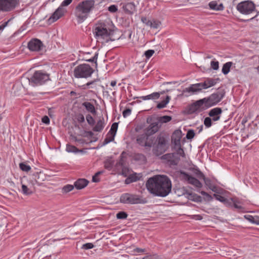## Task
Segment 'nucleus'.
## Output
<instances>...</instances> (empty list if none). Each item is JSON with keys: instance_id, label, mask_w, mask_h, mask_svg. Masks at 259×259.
Instances as JSON below:
<instances>
[{"instance_id": "1", "label": "nucleus", "mask_w": 259, "mask_h": 259, "mask_svg": "<svg viewBox=\"0 0 259 259\" xmlns=\"http://www.w3.org/2000/svg\"><path fill=\"white\" fill-rule=\"evenodd\" d=\"M146 188L149 192L155 196L165 197L171 191V182L164 175H157L150 178L147 181Z\"/></svg>"}, {"instance_id": "2", "label": "nucleus", "mask_w": 259, "mask_h": 259, "mask_svg": "<svg viewBox=\"0 0 259 259\" xmlns=\"http://www.w3.org/2000/svg\"><path fill=\"white\" fill-rule=\"evenodd\" d=\"M95 38L102 43L114 41V30L112 25L108 22H98L93 29Z\"/></svg>"}, {"instance_id": "3", "label": "nucleus", "mask_w": 259, "mask_h": 259, "mask_svg": "<svg viewBox=\"0 0 259 259\" xmlns=\"http://www.w3.org/2000/svg\"><path fill=\"white\" fill-rule=\"evenodd\" d=\"M95 6L94 0H84L77 5L74 9V14L78 23H82L89 17Z\"/></svg>"}, {"instance_id": "4", "label": "nucleus", "mask_w": 259, "mask_h": 259, "mask_svg": "<svg viewBox=\"0 0 259 259\" xmlns=\"http://www.w3.org/2000/svg\"><path fill=\"white\" fill-rule=\"evenodd\" d=\"M167 142L168 140L163 133L158 135L156 139L154 137V141L152 146L153 154L159 156L163 153L167 149Z\"/></svg>"}, {"instance_id": "5", "label": "nucleus", "mask_w": 259, "mask_h": 259, "mask_svg": "<svg viewBox=\"0 0 259 259\" xmlns=\"http://www.w3.org/2000/svg\"><path fill=\"white\" fill-rule=\"evenodd\" d=\"M25 79L33 87L41 85L50 80V74L41 70L35 71L29 78Z\"/></svg>"}, {"instance_id": "6", "label": "nucleus", "mask_w": 259, "mask_h": 259, "mask_svg": "<svg viewBox=\"0 0 259 259\" xmlns=\"http://www.w3.org/2000/svg\"><path fill=\"white\" fill-rule=\"evenodd\" d=\"M225 91L223 90L217 93H213L209 97L201 99L205 109L217 105L224 97Z\"/></svg>"}, {"instance_id": "7", "label": "nucleus", "mask_w": 259, "mask_h": 259, "mask_svg": "<svg viewBox=\"0 0 259 259\" xmlns=\"http://www.w3.org/2000/svg\"><path fill=\"white\" fill-rule=\"evenodd\" d=\"M120 201L124 204H145L147 202L146 198L142 196L125 193L122 194L120 197Z\"/></svg>"}, {"instance_id": "8", "label": "nucleus", "mask_w": 259, "mask_h": 259, "mask_svg": "<svg viewBox=\"0 0 259 259\" xmlns=\"http://www.w3.org/2000/svg\"><path fill=\"white\" fill-rule=\"evenodd\" d=\"M94 70L90 65L82 64L75 67L73 70V75L75 78H88L91 76Z\"/></svg>"}, {"instance_id": "9", "label": "nucleus", "mask_w": 259, "mask_h": 259, "mask_svg": "<svg viewBox=\"0 0 259 259\" xmlns=\"http://www.w3.org/2000/svg\"><path fill=\"white\" fill-rule=\"evenodd\" d=\"M237 10L241 14L248 15L255 11V5L250 1H245L239 3L236 7Z\"/></svg>"}, {"instance_id": "10", "label": "nucleus", "mask_w": 259, "mask_h": 259, "mask_svg": "<svg viewBox=\"0 0 259 259\" xmlns=\"http://www.w3.org/2000/svg\"><path fill=\"white\" fill-rule=\"evenodd\" d=\"M20 4V0H0V11L9 12L14 10Z\"/></svg>"}, {"instance_id": "11", "label": "nucleus", "mask_w": 259, "mask_h": 259, "mask_svg": "<svg viewBox=\"0 0 259 259\" xmlns=\"http://www.w3.org/2000/svg\"><path fill=\"white\" fill-rule=\"evenodd\" d=\"M152 118L151 117H148L147 119V122L149 123V125L145 129V132L150 137L155 133H156L161 127L160 125L159 122L156 120L152 122Z\"/></svg>"}, {"instance_id": "12", "label": "nucleus", "mask_w": 259, "mask_h": 259, "mask_svg": "<svg viewBox=\"0 0 259 259\" xmlns=\"http://www.w3.org/2000/svg\"><path fill=\"white\" fill-rule=\"evenodd\" d=\"M154 141V137H150L145 132L144 134L138 135L137 138L138 144L145 147H151Z\"/></svg>"}, {"instance_id": "13", "label": "nucleus", "mask_w": 259, "mask_h": 259, "mask_svg": "<svg viewBox=\"0 0 259 259\" xmlns=\"http://www.w3.org/2000/svg\"><path fill=\"white\" fill-rule=\"evenodd\" d=\"M205 110L201 99L187 106L186 108V112L188 114H192L196 112H199Z\"/></svg>"}, {"instance_id": "14", "label": "nucleus", "mask_w": 259, "mask_h": 259, "mask_svg": "<svg viewBox=\"0 0 259 259\" xmlns=\"http://www.w3.org/2000/svg\"><path fill=\"white\" fill-rule=\"evenodd\" d=\"M161 158L167 160L171 166L177 165L180 160V157L177 156V154L174 153L165 154L162 156Z\"/></svg>"}, {"instance_id": "15", "label": "nucleus", "mask_w": 259, "mask_h": 259, "mask_svg": "<svg viewBox=\"0 0 259 259\" xmlns=\"http://www.w3.org/2000/svg\"><path fill=\"white\" fill-rule=\"evenodd\" d=\"M44 47L42 42L38 39L34 38L28 43V48L31 51L37 52L42 50Z\"/></svg>"}, {"instance_id": "16", "label": "nucleus", "mask_w": 259, "mask_h": 259, "mask_svg": "<svg viewBox=\"0 0 259 259\" xmlns=\"http://www.w3.org/2000/svg\"><path fill=\"white\" fill-rule=\"evenodd\" d=\"M65 12L63 8L59 7L48 19L50 23H53L62 17Z\"/></svg>"}, {"instance_id": "17", "label": "nucleus", "mask_w": 259, "mask_h": 259, "mask_svg": "<svg viewBox=\"0 0 259 259\" xmlns=\"http://www.w3.org/2000/svg\"><path fill=\"white\" fill-rule=\"evenodd\" d=\"M203 89L201 82L191 84L189 88H185L183 93H191L192 94H196Z\"/></svg>"}, {"instance_id": "18", "label": "nucleus", "mask_w": 259, "mask_h": 259, "mask_svg": "<svg viewBox=\"0 0 259 259\" xmlns=\"http://www.w3.org/2000/svg\"><path fill=\"white\" fill-rule=\"evenodd\" d=\"M181 174L189 184L193 185L197 188H201L202 186L201 182L195 178L190 176L185 172H181Z\"/></svg>"}, {"instance_id": "19", "label": "nucleus", "mask_w": 259, "mask_h": 259, "mask_svg": "<svg viewBox=\"0 0 259 259\" xmlns=\"http://www.w3.org/2000/svg\"><path fill=\"white\" fill-rule=\"evenodd\" d=\"M222 112L221 108L215 107L209 111L208 115L212 118V121H216L220 120Z\"/></svg>"}, {"instance_id": "20", "label": "nucleus", "mask_w": 259, "mask_h": 259, "mask_svg": "<svg viewBox=\"0 0 259 259\" xmlns=\"http://www.w3.org/2000/svg\"><path fill=\"white\" fill-rule=\"evenodd\" d=\"M219 80L220 79L219 78H207L203 82H201V83L203 89H207L214 86Z\"/></svg>"}, {"instance_id": "21", "label": "nucleus", "mask_w": 259, "mask_h": 259, "mask_svg": "<svg viewBox=\"0 0 259 259\" xmlns=\"http://www.w3.org/2000/svg\"><path fill=\"white\" fill-rule=\"evenodd\" d=\"M89 184V181L85 179H79L74 182V186L77 190L85 188Z\"/></svg>"}, {"instance_id": "22", "label": "nucleus", "mask_w": 259, "mask_h": 259, "mask_svg": "<svg viewBox=\"0 0 259 259\" xmlns=\"http://www.w3.org/2000/svg\"><path fill=\"white\" fill-rule=\"evenodd\" d=\"M105 126L104 119L103 117L99 119L96 125L93 127V130L96 132H101Z\"/></svg>"}, {"instance_id": "23", "label": "nucleus", "mask_w": 259, "mask_h": 259, "mask_svg": "<svg viewBox=\"0 0 259 259\" xmlns=\"http://www.w3.org/2000/svg\"><path fill=\"white\" fill-rule=\"evenodd\" d=\"M208 6L211 10L215 11H222L224 8L223 4L221 3L218 5L216 1H211L209 2Z\"/></svg>"}, {"instance_id": "24", "label": "nucleus", "mask_w": 259, "mask_h": 259, "mask_svg": "<svg viewBox=\"0 0 259 259\" xmlns=\"http://www.w3.org/2000/svg\"><path fill=\"white\" fill-rule=\"evenodd\" d=\"M82 106L84 107L86 110L91 113L92 114L95 115L97 113L94 105L89 102H85L82 103Z\"/></svg>"}, {"instance_id": "25", "label": "nucleus", "mask_w": 259, "mask_h": 259, "mask_svg": "<svg viewBox=\"0 0 259 259\" xmlns=\"http://www.w3.org/2000/svg\"><path fill=\"white\" fill-rule=\"evenodd\" d=\"M198 175L199 178H202L203 179L205 185L209 189H210V188H211V187L214 184L212 182L210 179L208 178H206L204 175L200 170H198Z\"/></svg>"}, {"instance_id": "26", "label": "nucleus", "mask_w": 259, "mask_h": 259, "mask_svg": "<svg viewBox=\"0 0 259 259\" xmlns=\"http://www.w3.org/2000/svg\"><path fill=\"white\" fill-rule=\"evenodd\" d=\"M244 218L252 223L259 225V216L246 214L244 215Z\"/></svg>"}, {"instance_id": "27", "label": "nucleus", "mask_w": 259, "mask_h": 259, "mask_svg": "<svg viewBox=\"0 0 259 259\" xmlns=\"http://www.w3.org/2000/svg\"><path fill=\"white\" fill-rule=\"evenodd\" d=\"M170 97L169 96H166L165 99L162 100L161 102L157 104L156 107L158 109H162L166 107V105L169 103Z\"/></svg>"}, {"instance_id": "28", "label": "nucleus", "mask_w": 259, "mask_h": 259, "mask_svg": "<svg viewBox=\"0 0 259 259\" xmlns=\"http://www.w3.org/2000/svg\"><path fill=\"white\" fill-rule=\"evenodd\" d=\"M140 179L139 177L136 174L131 175L127 178L126 179L125 182V184H128L132 182H136Z\"/></svg>"}, {"instance_id": "29", "label": "nucleus", "mask_w": 259, "mask_h": 259, "mask_svg": "<svg viewBox=\"0 0 259 259\" xmlns=\"http://www.w3.org/2000/svg\"><path fill=\"white\" fill-rule=\"evenodd\" d=\"M178 192H179L178 193V195L180 196L181 195H186V197L188 199H192V194L189 192L188 190L185 189L184 187L182 189H180L178 190Z\"/></svg>"}, {"instance_id": "30", "label": "nucleus", "mask_w": 259, "mask_h": 259, "mask_svg": "<svg viewBox=\"0 0 259 259\" xmlns=\"http://www.w3.org/2000/svg\"><path fill=\"white\" fill-rule=\"evenodd\" d=\"M232 65V62H227L223 65L222 71L224 74H227L230 72Z\"/></svg>"}, {"instance_id": "31", "label": "nucleus", "mask_w": 259, "mask_h": 259, "mask_svg": "<svg viewBox=\"0 0 259 259\" xmlns=\"http://www.w3.org/2000/svg\"><path fill=\"white\" fill-rule=\"evenodd\" d=\"M115 135L112 134L111 133L108 132L106 135V137L105 138L103 145H105L113 141L114 139Z\"/></svg>"}, {"instance_id": "32", "label": "nucleus", "mask_w": 259, "mask_h": 259, "mask_svg": "<svg viewBox=\"0 0 259 259\" xmlns=\"http://www.w3.org/2000/svg\"><path fill=\"white\" fill-rule=\"evenodd\" d=\"M22 193L25 195H30L33 193V191L25 184H22Z\"/></svg>"}, {"instance_id": "33", "label": "nucleus", "mask_w": 259, "mask_h": 259, "mask_svg": "<svg viewBox=\"0 0 259 259\" xmlns=\"http://www.w3.org/2000/svg\"><path fill=\"white\" fill-rule=\"evenodd\" d=\"M171 120V117L167 115H164L161 116L157 118L156 120L159 122L160 125H162V123H167Z\"/></svg>"}, {"instance_id": "34", "label": "nucleus", "mask_w": 259, "mask_h": 259, "mask_svg": "<svg viewBox=\"0 0 259 259\" xmlns=\"http://www.w3.org/2000/svg\"><path fill=\"white\" fill-rule=\"evenodd\" d=\"M233 206L238 209L242 210L243 209V207L242 206L241 201L237 198H233Z\"/></svg>"}, {"instance_id": "35", "label": "nucleus", "mask_w": 259, "mask_h": 259, "mask_svg": "<svg viewBox=\"0 0 259 259\" xmlns=\"http://www.w3.org/2000/svg\"><path fill=\"white\" fill-rule=\"evenodd\" d=\"M125 154V152H122L120 156V159L117 163V165L123 167L125 164V159L126 157L124 156Z\"/></svg>"}, {"instance_id": "36", "label": "nucleus", "mask_w": 259, "mask_h": 259, "mask_svg": "<svg viewBox=\"0 0 259 259\" xmlns=\"http://www.w3.org/2000/svg\"><path fill=\"white\" fill-rule=\"evenodd\" d=\"M66 150L68 152H73L75 153L81 151V150H78L75 146L70 144H67Z\"/></svg>"}, {"instance_id": "37", "label": "nucleus", "mask_w": 259, "mask_h": 259, "mask_svg": "<svg viewBox=\"0 0 259 259\" xmlns=\"http://www.w3.org/2000/svg\"><path fill=\"white\" fill-rule=\"evenodd\" d=\"M182 138V132L180 130H176L171 136V140L173 139H181Z\"/></svg>"}, {"instance_id": "38", "label": "nucleus", "mask_w": 259, "mask_h": 259, "mask_svg": "<svg viewBox=\"0 0 259 259\" xmlns=\"http://www.w3.org/2000/svg\"><path fill=\"white\" fill-rule=\"evenodd\" d=\"M74 186L72 185H65L62 189V192L63 193H67L70 192L74 189Z\"/></svg>"}, {"instance_id": "39", "label": "nucleus", "mask_w": 259, "mask_h": 259, "mask_svg": "<svg viewBox=\"0 0 259 259\" xmlns=\"http://www.w3.org/2000/svg\"><path fill=\"white\" fill-rule=\"evenodd\" d=\"M99 80H100L99 79L97 78V79H95L93 80L89 81V82H87V83L82 85L81 86L82 89L83 90H87V89H89V88H90V86L91 85L94 84L96 82L99 81Z\"/></svg>"}, {"instance_id": "40", "label": "nucleus", "mask_w": 259, "mask_h": 259, "mask_svg": "<svg viewBox=\"0 0 259 259\" xmlns=\"http://www.w3.org/2000/svg\"><path fill=\"white\" fill-rule=\"evenodd\" d=\"M20 168L24 171H28L31 169V167L25 162H22L19 164Z\"/></svg>"}, {"instance_id": "41", "label": "nucleus", "mask_w": 259, "mask_h": 259, "mask_svg": "<svg viewBox=\"0 0 259 259\" xmlns=\"http://www.w3.org/2000/svg\"><path fill=\"white\" fill-rule=\"evenodd\" d=\"M86 120L88 123L91 126H93L95 123V119L90 114L86 115Z\"/></svg>"}, {"instance_id": "42", "label": "nucleus", "mask_w": 259, "mask_h": 259, "mask_svg": "<svg viewBox=\"0 0 259 259\" xmlns=\"http://www.w3.org/2000/svg\"><path fill=\"white\" fill-rule=\"evenodd\" d=\"M118 128V123L117 122L113 123L111 127V128L109 131V133H111L112 134L115 135L117 130Z\"/></svg>"}, {"instance_id": "43", "label": "nucleus", "mask_w": 259, "mask_h": 259, "mask_svg": "<svg viewBox=\"0 0 259 259\" xmlns=\"http://www.w3.org/2000/svg\"><path fill=\"white\" fill-rule=\"evenodd\" d=\"M212 120L210 117H206L204 120V125L207 128L210 127L212 125Z\"/></svg>"}, {"instance_id": "44", "label": "nucleus", "mask_w": 259, "mask_h": 259, "mask_svg": "<svg viewBox=\"0 0 259 259\" xmlns=\"http://www.w3.org/2000/svg\"><path fill=\"white\" fill-rule=\"evenodd\" d=\"M160 93L158 92H154L150 95H148L149 100H155L159 98Z\"/></svg>"}, {"instance_id": "45", "label": "nucleus", "mask_w": 259, "mask_h": 259, "mask_svg": "<svg viewBox=\"0 0 259 259\" xmlns=\"http://www.w3.org/2000/svg\"><path fill=\"white\" fill-rule=\"evenodd\" d=\"M127 214L124 211H119L116 214L118 219H125L127 217Z\"/></svg>"}, {"instance_id": "46", "label": "nucleus", "mask_w": 259, "mask_h": 259, "mask_svg": "<svg viewBox=\"0 0 259 259\" xmlns=\"http://www.w3.org/2000/svg\"><path fill=\"white\" fill-rule=\"evenodd\" d=\"M113 165V162L111 160H107L104 162V167L106 169L110 170Z\"/></svg>"}, {"instance_id": "47", "label": "nucleus", "mask_w": 259, "mask_h": 259, "mask_svg": "<svg viewBox=\"0 0 259 259\" xmlns=\"http://www.w3.org/2000/svg\"><path fill=\"white\" fill-rule=\"evenodd\" d=\"M175 149H177V152L175 153L177 154V156L178 155H179L183 157H184L185 156V152L183 149L181 148V146L177 147V148Z\"/></svg>"}, {"instance_id": "48", "label": "nucleus", "mask_w": 259, "mask_h": 259, "mask_svg": "<svg viewBox=\"0 0 259 259\" xmlns=\"http://www.w3.org/2000/svg\"><path fill=\"white\" fill-rule=\"evenodd\" d=\"M142 259H161L157 254H148L143 257Z\"/></svg>"}, {"instance_id": "49", "label": "nucleus", "mask_w": 259, "mask_h": 259, "mask_svg": "<svg viewBox=\"0 0 259 259\" xmlns=\"http://www.w3.org/2000/svg\"><path fill=\"white\" fill-rule=\"evenodd\" d=\"M210 66L213 70H217L219 68V63L218 61L213 60L210 62Z\"/></svg>"}, {"instance_id": "50", "label": "nucleus", "mask_w": 259, "mask_h": 259, "mask_svg": "<svg viewBox=\"0 0 259 259\" xmlns=\"http://www.w3.org/2000/svg\"><path fill=\"white\" fill-rule=\"evenodd\" d=\"M195 136V133L194 130H190L188 131L187 135H186V138L187 139L191 140L194 138Z\"/></svg>"}, {"instance_id": "51", "label": "nucleus", "mask_w": 259, "mask_h": 259, "mask_svg": "<svg viewBox=\"0 0 259 259\" xmlns=\"http://www.w3.org/2000/svg\"><path fill=\"white\" fill-rule=\"evenodd\" d=\"M233 198H231L230 199L226 198L225 201H224L223 203L225 205H226L227 206L232 207H233Z\"/></svg>"}, {"instance_id": "52", "label": "nucleus", "mask_w": 259, "mask_h": 259, "mask_svg": "<svg viewBox=\"0 0 259 259\" xmlns=\"http://www.w3.org/2000/svg\"><path fill=\"white\" fill-rule=\"evenodd\" d=\"M160 24V22L157 20H153V21H151V25H150L149 26L151 28H158V27L159 26Z\"/></svg>"}, {"instance_id": "53", "label": "nucleus", "mask_w": 259, "mask_h": 259, "mask_svg": "<svg viewBox=\"0 0 259 259\" xmlns=\"http://www.w3.org/2000/svg\"><path fill=\"white\" fill-rule=\"evenodd\" d=\"M94 245L92 243H87L82 245L81 248L83 249H89L94 248Z\"/></svg>"}, {"instance_id": "54", "label": "nucleus", "mask_w": 259, "mask_h": 259, "mask_svg": "<svg viewBox=\"0 0 259 259\" xmlns=\"http://www.w3.org/2000/svg\"><path fill=\"white\" fill-rule=\"evenodd\" d=\"M213 196L217 200L220 201L221 202L224 203V201H225V198L224 196H222L220 195L217 194H214L213 195Z\"/></svg>"}, {"instance_id": "55", "label": "nucleus", "mask_w": 259, "mask_h": 259, "mask_svg": "<svg viewBox=\"0 0 259 259\" xmlns=\"http://www.w3.org/2000/svg\"><path fill=\"white\" fill-rule=\"evenodd\" d=\"M200 193H201V195L205 196L207 200L211 201L212 200V197L207 192L203 191H201L200 192Z\"/></svg>"}, {"instance_id": "56", "label": "nucleus", "mask_w": 259, "mask_h": 259, "mask_svg": "<svg viewBox=\"0 0 259 259\" xmlns=\"http://www.w3.org/2000/svg\"><path fill=\"white\" fill-rule=\"evenodd\" d=\"M98 54L96 53L94 55V57H93L91 59H86L85 60L89 62H95L96 63V64L97 65V59H98Z\"/></svg>"}, {"instance_id": "57", "label": "nucleus", "mask_w": 259, "mask_h": 259, "mask_svg": "<svg viewBox=\"0 0 259 259\" xmlns=\"http://www.w3.org/2000/svg\"><path fill=\"white\" fill-rule=\"evenodd\" d=\"M172 143L174 145L175 148L181 146V139H173L171 140Z\"/></svg>"}, {"instance_id": "58", "label": "nucleus", "mask_w": 259, "mask_h": 259, "mask_svg": "<svg viewBox=\"0 0 259 259\" xmlns=\"http://www.w3.org/2000/svg\"><path fill=\"white\" fill-rule=\"evenodd\" d=\"M154 53V51L153 50H148L145 51L144 54L147 59H149Z\"/></svg>"}, {"instance_id": "59", "label": "nucleus", "mask_w": 259, "mask_h": 259, "mask_svg": "<svg viewBox=\"0 0 259 259\" xmlns=\"http://www.w3.org/2000/svg\"><path fill=\"white\" fill-rule=\"evenodd\" d=\"M125 9L128 10L129 9H131V11H133L135 10V6L132 3H128L125 6Z\"/></svg>"}, {"instance_id": "60", "label": "nucleus", "mask_w": 259, "mask_h": 259, "mask_svg": "<svg viewBox=\"0 0 259 259\" xmlns=\"http://www.w3.org/2000/svg\"><path fill=\"white\" fill-rule=\"evenodd\" d=\"M141 21L148 26H149L150 25H151V21L148 20L145 17H141Z\"/></svg>"}, {"instance_id": "61", "label": "nucleus", "mask_w": 259, "mask_h": 259, "mask_svg": "<svg viewBox=\"0 0 259 259\" xmlns=\"http://www.w3.org/2000/svg\"><path fill=\"white\" fill-rule=\"evenodd\" d=\"M108 10L111 13H115L118 10L117 6L114 5H111L108 7Z\"/></svg>"}, {"instance_id": "62", "label": "nucleus", "mask_w": 259, "mask_h": 259, "mask_svg": "<svg viewBox=\"0 0 259 259\" xmlns=\"http://www.w3.org/2000/svg\"><path fill=\"white\" fill-rule=\"evenodd\" d=\"M131 112H132L131 109H130V108H126L122 112L123 116L124 118H125V117L128 116L129 115H130L131 114Z\"/></svg>"}, {"instance_id": "63", "label": "nucleus", "mask_w": 259, "mask_h": 259, "mask_svg": "<svg viewBox=\"0 0 259 259\" xmlns=\"http://www.w3.org/2000/svg\"><path fill=\"white\" fill-rule=\"evenodd\" d=\"M72 2V0H64L63 1L61 5L59 7L63 8V7H66L69 5Z\"/></svg>"}, {"instance_id": "64", "label": "nucleus", "mask_w": 259, "mask_h": 259, "mask_svg": "<svg viewBox=\"0 0 259 259\" xmlns=\"http://www.w3.org/2000/svg\"><path fill=\"white\" fill-rule=\"evenodd\" d=\"M77 120L79 123H82L84 122V117L82 114H79L76 116Z\"/></svg>"}]
</instances>
